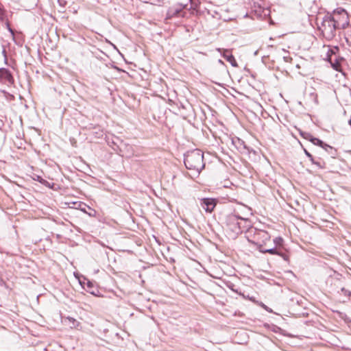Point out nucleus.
<instances>
[{
  "mask_svg": "<svg viewBox=\"0 0 351 351\" xmlns=\"http://www.w3.org/2000/svg\"><path fill=\"white\" fill-rule=\"evenodd\" d=\"M184 162L186 169L199 173L205 167L204 154L199 149L189 151L184 154Z\"/></svg>",
  "mask_w": 351,
  "mask_h": 351,
  "instance_id": "20e7f679",
  "label": "nucleus"
},
{
  "mask_svg": "<svg viewBox=\"0 0 351 351\" xmlns=\"http://www.w3.org/2000/svg\"><path fill=\"white\" fill-rule=\"evenodd\" d=\"M348 14L342 9L337 14L333 15L328 13L323 17H317L316 21L318 29L323 36L328 40H332L336 35V30L340 27L345 29L348 25Z\"/></svg>",
  "mask_w": 351,
  "mask_h": 351,
  "instance_id": "f257e3e1",
  "label": "nucleus"
},
{
  "mask_svg": "<svg viewBox=\"0 0 351 351\" xmlns=\"http://www.w3.org/2000/svg\"><path fill=\"white\" fill-rule=\"evenodd\" d=\"M5 25H6V27H7V28H8V31H9V32L12 34V35H14V30L10 27V24H9V23H8V22H6V23H5Z\"/></svg>",
  "mask_w": 351,
  "mask_h": 351,
  "instance_id": "412c9836",
  "label": "nucleus"
},
{
  "mask_svg": "<svg viewBox=\"0 0 351 351\" xmlns=\"http://www.w3.org/2000/svg\"><path fill=\"white\" fill-rule=\"evenodd\" d=\"M87 287H88V288H91V287H93V283H92L91 282L88 281V282H87Z\"/></svg>",
  "mask_w": 351,
  "mask_h": 351,
  "instance_id": "b1692460",
  "label": "nucleus"
},
{
  "mask_svg": "<svg viewBox=\"0 0 351 351\" xmlns=\"http://www.w3.org/2000/svg\"><path fill=\"white\" fill-rule=\"evenodd\" d=\"M81 210L83 211L84 213H86V208H81Z\"/></svg>",
  "mask_w": 351,
  "mask_h": 351,
  "instance_id": "a878e982",
  "label": "nucleus"
},
{
  "mask_svg": "<svg viewBox=\"0 0 351 351\" xmlns=\"http://www.w3.org/2000/svg\"><path fill=\"white\" fill-rule=\"evenodd\" d=\"M232 145L239 152H243L247 149L245 142L238 137L232 138L231 140Z\"/></svg>",
  "mask_w": 351,
  "mask_h": 351,
  "instance_id": "ddd939ff",
  "label": "nucleus"
},
{
  "mask_svg": "<svg viewBox=\"0 0 351 351\" xmlns=\"http://www.w3.org/2000/svg\"><path fill=\"white\" fill-rule=\"evenodd\" d=\"M0 19H1V20H3V17H2V16H0Z\"/></svg>",
  "mask_w": 351,
  "mask_h": 351,
  "instance_id": "2f4dec72",
  "label": "nucleus"
},
{
  "mask_svg": "<svg viewBox=\"0 0 351 351\" xmlns=\"http://www.w3.org/2000/svg\"><path fill=\"white\" fill-rule=\"evenodd\" d=\"M299 133H300V136L302 138L309 141L313 145H315L318 146L319 144H322V140L313 136L312 134H310L309 132H304V131L300 130H299Z\"/></svg>",
  "mask_w": 351,
  "mask_h": 351,
  "instance_id": "f8f14e48",
  "label": "nucleus"
},
{
  "mask_svg": "<svg viewBox=\"0 0 351 351\" xmlns=\"http://www.w3.org/2000/svg\"><path fill=\"white\" fill-rule=\"evenodd\" d=\"M274 247L267 248L264 250V254L268 253L272 255H278L281 256L285 261L289 260V256L285 253L284 247V239L278 237L273 240Z\"/></svg>",
  "mask_w": 351,
  "mask_h": 351,
  "instance_id": "39448f33",
  "label": "nucleus"
},
{
  "mask_svg": "<svg viewBox=\"0 0 351 351\" xmlns=\"http://www.w3.org/2000/svg\"><path fill=\"white\" fill-rule=\"evenodd\" d=\"M184 8V6H182V5L172 6L167 10V16L169 19L184 16V14H182Z\"/></svg>",
  "mask_w": 351,
  "mask_h": 351,
  "instance_id": "9d476101",
  "label": "nucleus"
},
{
  "mask_svg": "<svg viewBox=\"0 0 351 351\" xmlns=\"http://www.w3.org/2000/svg\"><path fill=\"white\" fill-rule=\"evenodd\" d=\"M84 206L85 207H87V206H86V204H84ZM88 209L91 210V211H92V212H90V213H88V215H89V216H94V215H95V213H96V212H95V210H94L91 209V208H90V207H89V206H88Z\"/></svg>",
  "mask_w": 351,
  "mask_h": 351,
  "instance_id": "4be33fe9",
  "label": "nucleus"
},
{
  "mask_svg": "<svg viewBox=\"0 0 351 351\" xmlns=\"http://www.w3.org/2000/svg\"><path fill=\"white\" fill-rule=\"evenodd\" d=\"M263 307L265 309H266L267 311H269V312H271V309H269V308H268L266 305L263 304Z\"/></svg>",
  "mask_w": 351,
  "mask_h": 351,
  "instance_id": "5701e85b",
  "label": "nucleus"
},
{
  "mask_svg": "<svg viewBox=\"0 0 351 351\" xmlns=\"http://www.w3.org/2000/svg\"><path fill=\"white\" fill-rule=\"evenodd\" d=\"M338 47L331 50V54L328 56V60L330 62L332 67L336 71H340L341 62L345 59L336 55L335 51H338Z\"/></svg>",
  "mask_w": 351,
  "mask_h": 351,
  "instance_id": "0eeeda50",
  "label": "nucleus"
},
{
  "mask_svg": "<svg viewBox=\"0 0 351 351\" xmlns=\"http://www.w3.org/2000/svg\"><path fill=\"white\" fill-rule=\"evenodd\" d=\"M199 201L201 207L207 213H212L218 202L217 199L210 197L202 198Z\"/></svg>",
  "mask_w": 351,
  "mask_h": 351,
  "instance_id": "6e6552de",
  "label": "nucleus"
},
{
  "mask_svg": "<svg viewBox=\"0 0 351 351\" xmlns=\"http://www.w3.org/2000/svg\"><path fill=\"white\" fill-rule=\"evenodd\" d=\"M346 40H347V43H348V45L350 46H351V38L350 39L347 38Z\"/></svg>",
  "mask_w": 351,
  "mask_h": 351,
  "instance_id": "393cba45",
  "label": "nucleus"
},
{
  "mask_svg": "<svg viewBox=\"0 0 351 351\" xmlns=\"http://www.w3.org/2000/svg\"><path fill=\"white\" fill-rule=\"evenodd\" d=\"M348 123H349V125L351 126V117H350V120H349V121H348Z\"/></svg>",
  "mask_w": 351,
  "mask_h": 351,
  "instance_id": "c85d7f7f",
  "label": "nucleus"
},
{
  "mask_svg": "<svg viewBox=\"0 0 351 351\" xmlns=\"http://www.w3.org/2000/svg\"><path fill=\"white\" fill-rule=\"evenodd\" d=\"M234 286L230 287L231 289V290L237 293H238L239 295H241L243 298H246L247 297L243 294L242 293L241 291H239L238 289H235L233 288Z\"/></svg>",
  "mask_w": 351,
  "mask_h": 351,
  "instance_id": "aec40b11",
  "label": "nucleus"
},
{
  "mask_svg": "<svg viewBox=\"0 0 351 351\" xmlns=\"http://www.w3.org/2000/svg\"><path fill=\"white\" fill-rule=\"evenodd\" d=\"M245 234L247 241L256 245L258 250L264 254V250L267 248L263 245L270 241V234L265 230L252 226L247 228Z\"/></svg>",
  "mask_w": 351,
  "mask_h": 351,
  "instance_id": "7ed1b4c3",
  "label": "nucleus"
},
{
  "mask_svg": "<svg viewBox=\"0 0 351 351\" xmlns=\"http://www.w3.org/2000/svg\"><path fill=\"white\" fill-rule=\"evenodd\" d=\"M247 298H248L250 300H253L252 298H250L249 296H247Z\"/></svg>",
  "mask_w": 351,
  "mask_h": 351,
  "instance_id": "c756f323",
  "label": "nucleus"
},
{
  "mask_svg": "<svg viewBox=\"0 0 351 351\" xmlns=\"http://www.w3.org/2000/svg\"><path fill=\"white\" fill-rule=\"evenodd\" d=\"M348 324L349 326H351V319L348 321Z\"/></svg>",
  "mask_w": 351,
  "mask_h": 351,
  "instance_id": "bb28decb",
  "label": "nucleus"
},
{
  "mask_svg": "<svg viewBox=\"0 0 351 351\" xmlns=\"http://www.w3.org/2000/svg\"><path fill=\"white\" fill-rule=\"evenodd\" d=\"M318 146L325 150L332 158H335L337 156V150L324 141H322V144H319Z\"/></svg>",
  "mask_w": 351,
  "mask_h": 351,
  "instance_id": "4468645a",
  "label": "nucleus"
},
{
  "mask_svg": "<svg viewBox=\"0 0 351 351\" xmlns=\"http://www.w3.org/2000/svg\"><path fill=\"white\" fill-rule=\"evenodd\" d=\"M58 3L59 5L62 8H64L67 3L66 1L65 0H58Z\"/></svg>",
  "mask_w": 351,
  "mask_h": 351,
  "instance_id": "6ab92c4d",
  "label": "nucleus"
},
{
  "mask_svg": "<svg viewBox=\"0 0 351 351\" xmlns=\"http://www.w3.org/2000/svg\"><path fill=\"white\" fill-rule=\"evenodd\" d=\"M219 62L220 64H223V62L221 60H219Z\"/></svg>",
  "mask_w": 351,
  "mask_h": 351,
  "instance_id": "cd10ccee",
  "label": "nucleus"
},
{
  "mask_svg": "<svg viewBox=\"0 0 351 351\" xmlns=\"http://www.w3.org/2000/svg\"><path fill=\"white\" fill-rule=\"evenodd\" d=\"M33 180L38 181L40 184L45 185L49 188H51L50 183L48 181H47L46 180L43 179L40 176L34 175L33 176Z\"/></svg>",
  "mask_w": 351,
  "mask_h": 351,
  "instance_id": "2eb2a0df",
  "label": "nucleus"
},
{
  "mask_svg": "<svg viewBox=\"0 0 351 351\" xmlns=\"http://www.w3.org/2000/svg\"><path fill=\"white\" fill-rule=\"evenodd\" d=\"M220 52H221V56L223 58H225L233 67H237L238 64L234 57V56L231 53V51L229 49H219Z\"/></svg>",
  "mask_w": 351,
  "mask_h": 351,
  "instance_id": "9b49d317",
  "label": "nucleus"
},
{
  "mask_svg": "<svg viewBox=\"0 0 351 351\" xmlns=\"http://www.w3.org/2000/svg\"><path fill=\"white\" fill-rule=\"evenodd\" d=\"M312 164L315 165L319 169H323L324 168L325 163L321 162L320 161L315 160L314 159V162H312Z\"/></svg>",
  "mask_w": 351,
  "mask_h": 351,
  "instance_id": "f3484780",
  "label": "nucleus"
},
{
  "mask_svg": "<svg viewBox=\"0 0 351 351\" xmlns=\"http://www.w3.org/2000/svg\"><path fill=\"white\" fill-rule=\"evenodd\" d=\"M3 53L5 55V53H6V52H5V50H3Z\"/></svg>",
  "mask_w": 351,
  "mask_h": 351,
  "instance_id": "7c9ffc66",
  "label": "nucleus"
},
{
  "mask_svg": "<svg viewBox=\"0 0 351 351\" xmlns=\"http://www.w3.org/2000/svg\"><path fill=\"white\" fill-rule=\"evenodd\" d=\"M305 155L309 158L311 162H314V158L313 155L308 152L306 149H304Z\"/></svg>",
  "mask_w": 351,
  "mask_h": 351,
  "instance_id": "a211bd4d",
  "label": "nucleus"
},
{
  "mask_svg": "<svg viewBox=\"0 0 351 351\" xmlns=\"http://www.w3.org/2000/svg\"><path fill=\"white\" fill-rule=\"evenodd\" d=\"M0 83L11 86L14 84V79L11 72L5 68H0Z\"/></svg>",
  "mask_w": 351,
  "mask_h": 351,
  "instance_id": "1a4fd4ad",
  "label": "nucleus"
},
{
  "mask_svg": "<svg viewBox=\"0 0 351 351\" xmlns=\"http://www.w3.org/2000/svg\"><path fill=\"white\" fill-rule=\"evenodd\" d=\"M223 223L230 237L235 239L244 230H247L250 226V221L247 219L239 216L236 213H229L225 215Z\"/></svg>",
  "mask_w": 351,
  "mask_h": 351,
  "instance_id": "f03ea898",
  "label": "nucleus"
},
{
  "mask_svg": "<svg viewBox=\"0 0 351 351\" xmlns=\"http://www.w3.org/2000/svg\"><path fill=\"white\" fill-rule=\"evenodd\" d=\"M66 320L68 321V324L69 325L70 328H75L78 327L80 322H77L75 319L68 317L66 318Z\"/></svg>",
  "mask_w": 351,
  "mask_h": 351,
  "instance_id": "dca6fc26",
  "label": "nucleus"
},
{
  "mask_svg": "<svg viewBox=\"0 0 351 351\" xmlns=\"http://www.w3.org/2000/svg\"><path fill=\"white\" fill-rule=\"evenodd\" d=\"M113 144L115 146L112 147L113 149L117 152L119 151V154L121 155L122 156L130 157L131 156L133 155L132 148V146H130V145L125 143L122 141H120V143L119 145H117V143L114 141Z\"/></svg>",
  "mask_w": 351,
  "mask_h": 351,
  "instance_id": "423d86ee",
  "label": "nucleus"
}]
</instances>
